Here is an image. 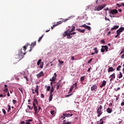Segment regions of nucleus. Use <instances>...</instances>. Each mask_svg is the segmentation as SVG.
Masks as SVG:
<instances>
[{"label":"nucleus","mask_w":124,"mask_h":124,"mask_svg":"<svg viewBox=\"0 0 124 124\" xmlns=\"http://www.w3.org/2000/svg\"><path fill=\"white\" fill-rule=\"evenodd\" d=\"M50 113L51 114V115L52 116H54V115L55 114V110H52L50 111Z\"/></svg>","instance_id":"58836bf2"},{"label":"nucleus","mask_w":124,"mask_h":124,"mask_svg":"<svg viewBox=\"0 0 124 124\" xmlns=\"http://www.w3.org/2000/svg\"><path fill=\"white\" fill-rule=\"evenodd\" d=\"M21 124H26V123H25L24 121H22L21 122Z\"/></svg>","instance_id":"338daca9"},{"label":"nucleus","mask_w":124,"mask_h":124,"mask_svg":"<svg viewBox=\"0 0 124 124\" xmlns=\"http://www.w3.org/2000/svg\"><path fill=\"white\" fill-rule=\"evenodd\" d=\"M45 88H46V91L50 92V90H51V86H47V85H46Z\"/></svg>","instance_id":"a878e982"},{"label":"nucleus","mask_w":124,"mask_h":124,"mask_svg":"<svg viewBox=\"0 0 124 124\" xmlns=\"http://www.w3.org/2000/svg\"><path fill=\"white\" fill-rule=\"evenodd\" d=\"M112 71H115V69L113 67H110L108 69V72H112Z\"/></svg>","instance_id":"a211bd4d"},{"label":"nucleus","mask_w":124,"mask_h":124,"mask_svg":"<svg viewBox=\"0 0 124 124\" xmlns=\"http://www.w3.org/2000/svg\"><path fill=\"white\" fill-rule=\"evenodd\" d=\"M13 103H14V104H16V103H17V101L16 100H13Z\"/></svg>","instance_id":"c03bdc74"},{"label":"nucleus","mask_w":124,"mask_h":124,"mask_svg":"<svg viewBox=\"0 0 124 124\" xmlns=\"http://www.w3.org/2000/svg\"><path fill=\"white\" fill-rule=\"evenodd\" d=\"M8 110L7 112H9V111H10V110H11V107L10 106V105L8 106Z\"/></svg>","instance_id":"4c0bfd02"},{"label":"nucleus","mask_w":124,"mask_h":124,"mask_svg":"<svg viewBox=\"0 0 124 124\" xmlns=\"http://www.w3.org/2000/svg\"><path fill=\"white\" fill-rule=\"evenodd\" d=\"M33 106L34 107V111H35V113H37L38 110L37 107L36 106L35 104H33Z\"/></svg>","instance_id":"412c9836"},{"label":"nucleus","mask_w":124,"mask_h":124,"mask_svg":"<svg viewBox=\"0 0 124 124\" xmlns=\"http://www.w3.org/2000/svg\"><path fill=\"white\" fill-rule=\"evenodd\" d=\"M96 110V113L98 114L97 117L98 118H99V117L103 114V112L102 111L103 110V107L100 105L99 107L97 108Z\"/></svg>","instance_id":"7ed1b4c3"},{"label":"nucleus","mask_w":124,"mask_h":124,"mask_svg":"<svg viewBox=\"0 0 124 124\" xmlns=\"http://www.w3.org/2000/svg\"><path fill=\"white\" fill-rule=\"evenodd\" d=\"M28 107L29 109H31V110H32V109H33V107H31V106H30L29 105L28 106Z\"/></svg>","instance_id":"a18cd8bd"},{"label":"nucleus","mask_w":124,"mask_h":124,"mask_svg":"<svg viewBox=\"0 0 124 124\" xmlns=\"http://www.w3.org/2000/svg\"><path fill=\"white\" fill-rule=\"evenodd\" d=\"M121 59H124V53L122 55Z\"/></svg>","instance_id":"0e129e2a"},{"label":"nucleus","mask_w":124,"mask_h":124,"mask_svg":"<svg viewBox=\"0 0 124 124\" xmlns=\"http://www.w3.org/2000/svg\"><path fill=\"white\" fill-rule=\"evenodd\" d=\"M0 97H4L2 94H0Z\"/></svg>","instance_id":"774afa93"},{"label":"nucleus","mask_w":124,"mask_h":124,"mask_svg":"<svg viewBox=\"0 0 124 124\" xmlns=\"http://www.w3.org/2000/svg\"><path fill=\"white\" fill-rule=\"evenodd\" d=\"M116 33H117V35H115V38H117V37H118V36H120L121 35V33H122L119 31L117 30Z\"/></svg>","instance_id":"f3484780"},{"label":"nucleus","mask_w":124,"mask_h":124,"mask_svg":"<svg viewBox=\"0 0 124 124\" xmlns=\"http://www.w3.org/2000/svg\"><path fill=\"white\" fill-rule=\"evenodd\" d=\"M35 45H36V41H35L33 43H31V49L29 50V52H31V49H32V48H33L34 47V46H35Z\"/></svg>","instance_id":"2eb2a0df"},{"label":"nucleus","mask_w":124,"mask_h":124,"mask_svg":"<svg viewBox=\"0 0 124 124\" xmlns=\"http://www.w3.org/2000/svg\"><path fill=\"white\" fill-rule=\"evenodd\" d=\"M24 78H26V81H29V78H28V77L25 76Z\"/></svg>","instance_id":"5fc2aeb1"},{"label":"nucleus","mask_w":124,"mask_h":124,"mask_svg":"<svg viewBox=\"0 0 124 124\" xmlns=\"http://www.w3.org/2000/svg\"><path fill=\"white\" fill-rule=\"evenodd\" d=\"M74 31H75V26H72L71 28L68 29L67 31L64 32V33L62 34L63 37L67 36L68 39H71V38H72V36L71 35L76 34V32H73Z\"/></svg>","instance_id":"f257e3e1"},{"label":"nucleus","mask_w":124,"mask_h":124,"mask_svg":"<svg viewBox=\"0 0 124 124\" xmlns=\"http://www.w3.org/2000/svg\"><path fill=\"white\" fill-rule=\"evenodd\" d=\"M63 22H64L63 20L59 21L57 22L56 24L53 25L52 27L53 28H55V27H57V26H59V25H61V24H62V23H63Z\"/></svg>","instance_id":"9d476101"},{"label":"nucleus","mask_w":124,"mask_h":124,"mask_svg":"<svg viewBox=\"0 0 124 124\" xmlns=\"http://www.w3.org/2000/svg\"><path fill=\"white\" fill-rule=\"evenodd\" d=\"M118 30L119 31L122 33L124 31V27H121Z\"/></svg>","instance_id":"c85d7f7f"},{"label":"nucleus","mask_w":124,"mask_h":124,"mask_svg":"<svg viewBox=\"0 0 124 124\" xmlns=\"http://www.w3.org/2000/svg\"><path fill=\"white\" fill-rule=\"evenodd\" d=\"M105 120H106V118L105 117L101 118L99 120L100 122L98 123V124H103Z\"/></svg>","instance_id":"ddd939ff"},{"label":"nucleus","mask_w":124,"mask_h":124,"mask_svg":"<svg viewBox=\"0 0 124 124\" xmlns=\"http://www.w3.org/2000/svg\"><path fill=\"white\" fill-rule=\"evenodd\" d=\"M102 48H103L105 51L108 52V46H102Z\"/></svg>","instance_id":"6ab92c4d"},{"label":"nucleus","mask_w":124,"mask_h":124,"mask_svg":"<svg viewBox=\"0 0 124 124\" xmlns=\"http://www.w3.org/2000/svg\"><path fill=\"white\" fill-rule=\"evenodd\" d=\"M58 62H60V63H61L62 64V63H63V62H64L63 61H62L60 60H58Z\"/></svg>","instance_id":"09e8293b"},{"label":"nucleus","mask_w":124,"mask_h":124,"mask_svg":"<svg viewBox=\"0 0 124 124\" xmlns=\"http://www.w3.org/2000/svg\"><path fill=\"white\" fill-rule=\"evenodd\" d=\"M56 78L55 77H53L52 78V79H50V81H52V82H54V81L56 80Z\"/></svg>","instance_id":"c9c22d12"},{"label":"nucleus","mask_w":124,"mask_h":124,"mask_svg":"<svg viewBox=\"0 0 124 124\" xmlns=\"http://www.w3.org/2000/svg\"><path fill=\"white\" fill-rule=\"evenodd\" d=\"M53 77H55V78L57 79V74L56 73H54Z\"/></svg>","instance_id":"13d9d810"},{"label":"nucleus","mask_w":124,"mask_h":124,"mask_svg":"<svg viewBox=\"0 0 124 124\" xmlns=\"http://www.w3.org/2000/svg\"><path fill=\"white\" fill-rule=\"evenodd\" d=\"M101 51L102 52V53H104V52H105V50H104V49L102 47V48L101 49Z\"/></svg>","instance_id":"3c124183"},{"label":"nucleus","mask_w":124,"mask_h":124,"mask_svg":"<svg viewBox=\"0 0 124 124\" xmlns=\"http://www.w3.org/2000/svg\"><path fill=\"white\" fill-rule=\"evenodd\" d=\"M109 13L110 14L115 15V14H118V10H117V9L111 10V11H110Z\"/></svg>","instance_id":"6e6552de"},{"label":"nucleus","mask_w":124,"mask_h":124,"mask_svg":"<svg viewBox=\"0 0 124 124\" xmlns=\"http://www.w3.org/2000/svg\"><path fill=\"white\" fill-rule=\"evenodd\" d=\"M74 86H75V88L77 87V82H75L74 84H73L70 88L69 93H71L72 92L73 89L74 88Z\"/></svg>","instance_id":"9b49d317"},{"label":"nucleus","mask_w":124,"mask_h":124,"mask_svg":"<svg viewBox=\"0 0 124 124\" xmlns=\"http://www.w3.org/2000/svg\"><path fill=\"white\" fill-rule=\"evenodd\" d=\"M110 34H111V31H108L107 34V35H110Z\"/></svg>","instance_id":"bf43d9fd"},{"label":"nucleus","mask_w":124,"mask_h":124,"mask_svg":"<svg viewBox=\"0 0 124 124\" xmlns=\"http://www.w3.org/2000/svg\"><path fill=\"white\" fill-rule=\"evenodd\" d=\"M43 36H44V34H43L41 37H40L38 40V42H40L41 41V40L43 38Z\"/></svg>","instance_id":"2f4dec72"},{"label":"nucleus","mask_w":124,"mask_h":124,"mask_svg":"<svg viewBox=\"0 0 124 124\" xmlns=\"http://www.w3.org/2000/svg\"><path fill=\"white\" fill-rule=\"evenodd\" d=\"M35 92L37 94V95H38V85L36 86V89L35 90Z\"/></svg>","instance_id":"c756f323"},{"label":"nucleus","mask_w":124,"mask_h":124,"mask_svg":"<svg viewBox=\"0 0 124 124\" xmlns=\"http://www.w3.org/2000/svg\"><path fill=\"white\" fill-rule=\"evenodd\" d=\"M71 60H72V61H75V58H74V56L72 57Z\"/></svg>","instance_id":"864d4df0"},{"label":"nucleus","mask_w":124,"mask_h":124,"mask_svg":"<svg viewBox=\"0 0 124 124\" xmlns=\"http://www.w3.org/2000/svg\"><path fill=\"white\" fill-rule=\"evenodd\" d=\"M77 31H78L79 32H81V33H84L85 32V29L81 30L80 29H77Z\"/></svg>","instance_id":"b1692460"},{"label":"nucleus","mask_w":124,"mask_h":124,"mask_svg":"<svg viewBox=\"0 0 124 124\" xmlns=\"http://www.w3.org/2000/svg\"><path fill=\"white\" fill-rule=\"evenodd\" d=\"M93 61V58L90 59L88 61V63H91Z\"/></svg>","instance_id":"79ce46f5"},{"label":"nucleus","mask_w":124,"mask_h":124,"mask_svg":"<svg viewBox=\"0 0 124 124\" xmlns=\"http://www.w3.org/2000/svg\"><path fill=\"white\" fill-rule=\"evenodd\" d=\"M2 95L4 96V97H5V96H6V93H4L3 94H2Z\"/></svg>","instance_id":"680f3d73"},{"label":"nucleus","mask_w":124,"mask_h":124,"mask_svg":"<svg viewBox=\"0 0 124 124\" xmlns=\"http://www.w3.org/2000/svg\"><path fill=\"white\" fill-rule=\"evenodd\" d=\"M44 76V72L43 71H41L40 73L36 75L37 78H40V77H42V76Z\"/></svg>","instance_id":"f8f14e48"},{"label":"nucleus","mask_w":124,"mask_h":124,"mask_svg":"<svg viewBox=\"0 0 124 124\" xmlns=\"http://www.w3.org/2000/svg\"><path fill=\"white\" fill-rule=\"evenodd\" d=\"M106 84H107V81L103 80V81L102 83V84L100 86L101 89H102L103 87H105V86H106Z\"/></svg>","instance_id":"4468645a"},{"label":"nucleus","mask_w":124,"mask_h":124,"mask_svg":"<svg viewBox=\"0 0 124 124\" xmlns=\"http://www.w3.org/2000/svg\"><path fill=\"white\" fill-rule=\"evenodd\" d=\"M91 91L92 92H96L97 91V85L96 84L92 85L91 88Z\"/></svg>","instance_id":"39448f33"},{"label":"nucleus","mask_w":124,"mask_h":124,"mask_svg":"<svg viewBox=\"0 0 124 124\" xmlns=\"http://www.w3.org/2000/svg\"><path fill=\"white\" fill-rule=\"evenodd\" d=\"M41 97L42 98H44V94H41Z\"/></svg>","instance_id":"e2e57ef3"},{"label":"nucleus","mask_w":124,"mask_h":124,"mask_svg":"<svg viewBox=\"0 0 124 124\" xmlns=\"http://www.w3.org/2000/svg\"><path fill=\"white\" fill-rule=\"evenodd\" d=\"M114 90H115V92H118V91H120V90H121V88L118 87L116 89H115Z\"/></svg>","instance_id":"37998d69"},{"label":"nucleus","mask_w":124,"mask_h":124,"mask_svg":"<svg viewBox=\"0 0 124 124\" xmlns=\"http://www.w3.org/2000/svg\"><path fill=\"white\" fill-rule=\"evenodd\" d=\"M53 95H54V94H50V96L49 97V102H51V101H52V99H53Z\"/></svg>","instance_id":"393cba45"},{"label":"nucleus","mask_w":124,"mask_h":124,"mask_svg":"<svg viewBox=\"0 0 124 124\" xmlns=\"http://www.w3.org/2000/svg\"><path fill=\"white\" fill-rule=\"evenodd\" d=\"M85 29H86V30H88V31H91V30H92V28H91L90 26L88 25L86 26Z\"/></svg>","instance_id":"473e14b6"},{"label":"nucleus","mask_w":124,"mask_h":124,"mask_svg":"<svg viewBox=\"0 0 124 124\" xmlns=\"http://www.w3.org/2000/svg\"><path fill=\"white\" fill-rule=\"evenodd\" d=\"M112 78L113 79H115V77H116V74L115 73H113L112 74V75H111L110 76H109V78Z\"/></svg>","instance_id":"bb28decb"},{"label":"nucleus","mask_w":124,"mask_h":124,"mask_svg":"<svg viewBox=\"0 0 124 124\" xmlns=\"http://www.w3.org/2000/svg\"><path fill=\"white\" fill-rule=\"evenodd\" d=\"M51 90H53V91H55V88L53 87V85L51 86Z\"/></svg>","instance_id":"052dcab7"},{"label":"nucleus","mask_w":124,"mask_h":124,"mask_svg":"<svg viewBox=\"0 0 124 124\" xmlns=\"http://www.w3.org/2000/svg\"><path fill=\"white\" fill-rule=\"evenodd\" d=\"M121 106H124V100H123V101L121 103Z\"/></svg>","instance_id":"49530a36"},{"label":"nucleus","mask_w":124,"mask_h":124,"mask_svg":"<svg viewBox=\"0 0 124 124\" xmlns=\"http://www.w3.org/2000/svg\"><path fill=\"white\" fill-rule=\"evenodd\" d=\"M116 6H117L116 8H117V7H121V6H122V5H120V4H116Z\"/></svg>","instance_id":"6e6d98bb"},{"label":"nucleus","mask_w":124,"mask_h":124,"mask_svg":"<svg viewBox=\"0 0 124 124\" xmlns=\"http://www.w3.org/2000/svg\"><path fill=\"white\" fill-rule=\"evenodd\" d=\"M106 6V4H103L101 5H99L94 7L95 11H100L102 9H103L104 7Z\"/></svg>","instance_id":"20e7f679"},{"label":"nucleus","mask_w":124,"mask_h":124,"mask_svg":"<svg viewBox=\"0 0 124 124\" xmlns=\"http://www.w3.org/2000/svg\"><path fill=\"white\" fill-rule=\"evenodd\" d=\"M2 112H3V114H4V115H5L6 112L5 109L4 108L2 109Z\"/></svg>","instance_id":"8fccbe9b"},{"label":"nucleus","mask_w":124,"mask_h":124,"mask_svg":"<svg viewBox=\"0 0 124 124\" xmlns=\"http://www.w3.org/2000/svg\"><path fill=\"white\" fill-rule=\"evenodd\" d=\"M87 25H86L85 24H83V25H81L79 26L80 28H85L86 29V27H87Z\"/></svg>","instance_id":"e433bc0d"},{"label":"nucleus","mask_w":124,"mask_h":124,"mask_svg":"<svg viewBox=\"0 0 124 124\" xmlns=\"http://www.w3.org/2000/svg\"><path fill=\"white\" fill-rule=\"evenodd\" d=\"M27 50V47L26 46H23V51L24 52H23V49H21L18 54V58H19V59H23V58H24V56L26 54V50Z\"/></svg>","instance_id":"f03ea898"},{"label":"nucleus","mask_w":124,"mask_h":124,"mask_svg":"<svg viewBox=\"0 0 124 124\" xmlns=\"http://www.w3.org/2000/svg\"><path fill=\"white\" fill-rule=\"evenodd\" d=\"M54 93V90H53V89H51L49 94H54V93Z\"/></svg>","instance_id":"ea45409f"},{"label":"nucleus","mask_w":124,"mask_h":124,"mask_svg":"<svg viewBox=\"0 0 124 124\" xmlns=\"http://www.w3.org/2000/svg\"><path fill=\"white\" fill-rule=\"evenodd\" d=\"M123 53H124V48H123L121 52L120 53V55H122V54H123Z\"/></svg>","instance_id":"603ef678"},{"label":"nucleus","mask_w":124,"mask_h":124,"mask_svg":"<svg viewBox=\"0 0 124 124\" xmlns=\"http://www.w3.org/2000/svg\"><path fill=\"white\" fill-rule=\"evenodd\" d=\"M56 90L57 91H58V90H61V89H62V84L60 83H57V84H56Z\"/></svg>","instance_id":"1a4fd4ad"},{"label":"nucleus","mask_w":124,"mask_h":124,"mask_svg":"<svg viewBox=\"0 0 124 124\" xmlns=\"http://www.w3.org/2000/svg\"><path fill=\"white\" fill-rule=\"evenodd\" d=\"M117 29H119V26L115 25L111 29V31H114L115 30H117Z\"/></svg>","instance_id":"5701e85b"},{"label":"nucleus","mask_w":124,"mask_h":124,"mask_svg":"<svg viewBox=\"0 0 124 124\" xmlns=\"http://www.w3.org/2000/svg\"><path fill=\"white\" fill-rule=\"evenodd\" d=\"M101 43H105V41L104 39L101 40Z\"/></svg>","instance_id":"4d7b16f0"},{"label":"nucleus","mask_w":124,"mask_h":124,"mask_svg":"<svg viewBox=\"0 0 124 124\" xmlns=\"http://www.w3.org/2000/svg\"><path fill=\"white\" fill-rule=\"evenodd\" d=\"M93 50H94L95 54H98V50H97V47H94Z\"/></svg>","instance_id":"7c9ffc66"},{"label":"nucleus","mask_w":124,"mask_h":124,"mask_svg":"<svg viewBox=\"0 0 124 124\" xmlns=\"http://www.w3.org/2000/svg\"><path fill=\"white\" fill-rule=\"evenodd\" d=\"M63 117H62V120H63V119H65V118L64 117H71L72 116H73V114H69V113H63Z\"/></svg>","instance_id":"0eeeda50"},{"label":"nucleus","mask_w":124,"mask_h":124,"mask_svg":"<svg viewBox=\"0 0 124 124\" xmlns=\"http://www.w3.org/2000/svg\"><path fill=\"white\" fill-rule=\"evenodd\" d=\"M4 92L6 93H8V89L7 88H5L4 90Z\"/></svg>","instance_id":"a19ab883"},{"label":"nucleus","mask_w":124,"mask_h":124,"mask_svg":"<svg viewBox=\"0 0 124 124\" xmlns=\"http://www.w3.org/2000/svg\"><path fill=\"white\" fill-rule=\"evenodd\" d=\"M18 90H19V91H20L21 93H23V88H18Z\"/></svg>","instance_id":"de8ad7c7"},{"label":"nucleus","mask_w":124,"mask_h":124,"mask_svg":"<svg viewBox=\"0 0 124 124\" xmlns=\"http://www.w3.org/2000/svg\"><path fill=\"white\" fill-rule=\"evenodd\" d=\"M25 124H31V123H30L29 121H27L26 123H25Z\"/></svg>","instance_id":"69168bd1"},{"label":"nucleus","mask_w":124,"mask_h":124,"mask_svg":"<svg viewBox=\"0 0 124 124\" xmlns=\"http://www.w3.org/2000/svg\"><path fill=\"white\" fill-rule=\"evenodd\" d=\"M62 124H71V122H68V120H64Z\"/></svg>","instance_id":"aec40b11"},{"label":"nucleus","mask_w":124,"mask_h":124,"mask_svg":"<svg viewBox=\"0 0 124 124\" xmlns=\"http://www.w3.org/2000/svg\"><path fill=\"white\" fill-rule=\"evenodd\" d=\"M117 77L119 79H121V78L123 77V74H122V72H120V74L118 75Z\"/></svg>","instance_id":"cd10ccee"},{"label":"nucleus","mask_w":124,"mask_h":124,"mask_svg":"<svg viewBox=\"0 0 124 124\" xmlns=\"http://www.w3.org/2000/svg\"><path fill=\"white\" fill-rule=\"evenodd\" d=\"M33 104H35V105L36 104L37 105H38V101H37V99L34 98Z\"/></svg>","instance_id":"4be33fe9"},{"label":"nucleus","mask_w":124,"mask_h":124,"mask_svg":"<svg viewBox=\"0 0 124 124\" xmlns=\"http://www.w3.org/2000/svg\"><path fill=\"white\" fill-rule=\"evenodd\" d=\"M41 61H42L41 59H39L37 62V65H39L40 64V68H43V64H44V63H43V62H41Z\"/></svg>","instance_id":"423d86ee"},{"label":"nucleus","mask_w":124,"mask_h":124,"mask_svg":"<svg viewBox=\"0 0 124 124\" xmlns=\"http://www.w3.org/2000/svg\"><path fill=\"white\" fill-rule=\"evenodd\" d=\"M121 67H122V66L119 65L118 67L116 68V70L117 71H120L121 70Z\"/></svg>","instance_id":"72a5a7b5"},{"label":"nucleus","mask_w":124,"mask_h":124,"mask_svg":"<svg viewBox=\"0 0 124 124\" xmlns=\"http://www.w3.org/2000/svg\"><path fill=\"white\" fill-rule=\"evenodd\" d=\"M84 80H85V76H82V77H80V81L81 82H83V81H84Z\"/></svg>","instance_id":"f704fd0d"},{"label":"nucleus","mask_w":124,"mask_h":124,"mask_svg":"<svg viewBox=\"0 0 124 124\" xmlns=\"http://www.w3.org/2000/svg\"><path fill=\"white\" fill-rule=\"evenodd\" d=\"M107 112L108 114H111L113 112V109L111 108H107Z\"/></svg>","instance_id":"dca6fc26"}]
</instances>
